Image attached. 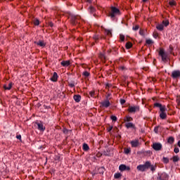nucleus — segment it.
<instances>
[{
	"label": "nucleus",
	"mask_w": 180,
	"mask_h": 180,
	"mask_svg": "<svg viewBox=\"0 0 180 180\" xmlns=\"http://www.w3.org/2000/svg\"><path fill=\"white\" fill-rule=\"evenodd\" d=\"M89 95L91 96V98H94V96H95V91H90Z\"/></svg>",
	"instance_id": "nucleus-43"
},
{
	"label": "nucleus",
	"mask_w": 180,
	"mask_h": 180,
	"mask_svg": "<svg viewBox=\"0 0 180 180\" xmlns=\"http://www.w3.org/2000/svg\"><path fill=\"white\" fill-rule=\"evenodd\" d=\"M124 151L125 154H129L130 153V148H124Z\"/></svg>",
	"instance_id": "nucleus-37"
},
{
	"label": "nucleus",
	"mask_w": 180,
	"mask_h": 180,
	"mask_svg": "<svg viewBox=\"0 0 180 180\" xmlns=\"http://www.w3.org/2000/svg\"><path fill=\"white\" fill-rule=\"evenodd\" d=\"M69 86L71 87V88H74V86H75V85L72 83L70 84Z\"/></svg>",
	"instance_id": "nucleus-54"
},
{
	"label": "nucleus",
	"mask_w": 180,
	"mask_h": 180,
	"mask_svg": "<svg viewBox=\"0 0 180 180\" xmlns=\"http://www.w3.org/2000/svg\"><path fill=\"white\" fill-rule=\"evenodd\" d=\"M116 15H120V10L115 6H111L110 18H115Z\"/></svg>",
	"instance_id": "nucleus-3"
},
{
	"label": "nucleus",
	"mask_w": 180,
	"mask_h": 180,
	"mask_svg": "<svg viewBox=\"0 0 180 180\" xmlns=\"http://www.w3.org/2000/svg\"><path fill=\"white\" fill-rule=\"evenodd\" d=\"M104 30H105L107 36L112 37V30H108V29H105Z\"/></svg>",
	"instance_id": "nucleus-25"
},
{
	"label": "nucleus",
	"mask_w": 180,
	"mask_h": 180,
	"mask_svg": "<svg viewBox=\"0 0 180 180\" xmlns=\"http://www.w3.org/2000/svg\"><path fill=\"white\" fill-rule=\"evenodd\" d=\"M110 96V94H108L107 95H106V98L108 99V100H109V97Z\"/></svg>",
	"instance_id": "nucleus-56"
},
{
	"label": "nucleus",
	"mask_w": 180,
	"mask_h": 180,
	"mask_svg": "<svg viewBox=\"0 0 180 180\" xmlns=\"http://www.w3.org/2000/svg\"><path fill=\"white\" fill-rule=\"evenodd\" d=\"M93 39H94V40H95L96 41L97 40H99V35H94V36L93 37Z\"/></svg>",
	"instance_id": "nucleus-42"
},
{
	"label": "nucleus",
	"mask_w": 180,
	"mask_h": 180,
	"mask_svg": "<svg viewBox=\"0 0 180 180\" xmlns=\"http://www.w3.org/2000/svg\"><path fill=\"white\" fill-rule=\"evenodd\" d=\"M37 46H39L40 47H46V44L44 41H39L38 42H34Z\"/></svg>",
	"instance_id": "nucleus-13"
},
{
	"label": "nucleus",
	"mask_w": 180,
	"mask_h": 180,
	"mask_svg": "<svg viewBox=\"0 0 180 180\" xmlns=\"http://www.w3.org/2000/svg\"><path fill=\"white\" fill-rule=\"evenodd\" d=\"M120 39L121 41H124V35L120 34Z\"/></svg>",
	"instance_id": "nucleus-39"
},
{
	"label": "nucleus",
	"mask_w": 180,
	"mask_h": 180,
	"mask_svg": "<svg viewBox=\"0 0 180 180\" xmlns=\"http://www.w3.org/2000/svg\"><path fill=\"white\" fill-rule=\"evenodd\" d=\"M168 179V175L165 173L162 174L159 177H158V180H167Z\"/></svg>",
	"instance_id": "nucleus-10"
},
{
	"label": "nucleus",
	"mask_w": 180,
	"mask_h": 180,
	"mask_svg": "<svg viewBox=\"0 0 180 180\" xmlns=\"http://www.w3.org/2000/svg\"><path fill=\"white\" fill-rule=\"evenodd\" d=\"M158 129H160V127H155L154 129V131L156 134H158Z\"/></svg>",
	"instance_id": "nucleus-47"
},
{
	"label": "nucleus",
	"mask_w": 180,
	"mask_h": 180,
	"mask_svg": "<svg viewBox=\"0 0 180 180\" xmlns=\"http://www.w3.org/2000/svg\"><path fill=\"white\" fill-rule=\"evenodd\" d=\"M156 29L158 30H160V32H162V30H164V25L163 24H158L156 25Z\"/></svg>",
	"instance_id": "nucleus-16"
},
{
	"label": "nucleus",
	"mask_w": 180,
	"mask_h": 180,
	"mask_svg": "<svg viewBox=\"0 0 180 180\" xmlns=\"http://www.w3.org/2000/svg\"><path fill=\"white\" fill-rule=\"evenodd\" d=\"M16 139H18V140H22V136H20V135H17V136H16Z\"/></svg>",
	"instance_id": "nucleus-51"
},
{
	"label": "nucleus",
	"mask_w": 180,
	"mask_h": 180,
	"mask_svg": "<svg viewBox=\"0 0 180 180\" xmlns=\"http://www.w3.org/2000/svg\"><path fill=\"white\" fill-rule=\"evenodd\" d=\"M125 126L127 129H130V127H134V124L131 122H127L125 124Z\"/></svg>",
	"instance_id": "nucleus-23"
},
{
	"label": "nucleus",
	"mask_w": 180,
	"mask_h": 180,
	"mask_svg": "<svg viewBox=\"0 0 180 180\" xmlns=\"http://www.w3.org/2000/svg\"><path fill=\"white\" fill-rule=\"evenodd\" d=\"M124 122H131L133 120V118L131 117L126 116L124 118Z\"/></svg>",
	"instance_id": "nucleus-26"
},
{
	"label": "nucleus",
	"mask_w": 180,
	"mask_h": 180,
	"mask_svg": "<svg viewBox=\"0 0 180 180\" xmlns=\"http://www.w3.org/2000/svg\"><path fill=\"white\" fill-rule=\"evenodd\" d=\"M49 26L51 27H53V26H54V24H53V22H49Z\"/></svg>",
	"instance_id": "nucleus-55"
},
{
	"label": "nucleus",
	"mask_w": 180,
	"mask_h": 180,
	"mask_svg": "<svg viewBox=\"0 0 180 180\" xmlns=\"http://www.w3.org/2000/svg\"><path fill=\"white\" fill-rule=\"evenodd\" d=\"M140 110V108L139 107H136V111L137 112V110Z\"/></svg>",
	"instance_id": "nucleus-57"
},
{
	"label": "nucleus",
	"mask_w": 180,
	"mask_h": 180,
	"mask_svg": "<svg viewBox=\"0 0 180 180\" xmlns=\"http://www.w3.org/2000/svg\"><path fill=\"white\" fill-rule=\"evenodd\" d=\"M154 106H155V108H159L160 110H161V109H165V108H166L165 105H162L160 103H155Z\"/></svg>",
	"instance_id": "nucleus-12"
},
{
	"label": "nucleus",
	"mask_w": 180,
	"mask_h": 180,
	"mask_svg": "<svg viewBox=\"0 0 180 180\" xmlns=\"http://www.w3.org/2000/svg\"><path fill=\"white\" fill-rule=\"evenodd\" d=\"M108 86H109V84H107V85H106V88H108Z\"/></svg>",
	"instance_id": "nucleus-62"
},
{
	"label": "nucleus",
	"mask_w": 180,
	"mask_h": 180,
	"mask_svg": "<svg viewBox=\"0 0 180 180\" xmlns=\"http://www.w3.org/2000/svg\"><path fill=\"white\" fill-rule=\"evenodd\" d=\"M173 162H178L179 161V158L178 155L173 156L172 158Z\"/></svg>",
	"instance_id": "nucleus-27"
},
{
	"label": "nucleus",
	"mask_w": 180,
	"mask_h": 180,
	"mask_svg": "<svg viewBox=\"0 0 180 180\" xmlns=\"http://www.w3.org/2000/svg\"><path fill=\"white\" fill-rule=\"evenodd\" d=\"M60 64L63 65V67H68L71 63L70 60H63Z\"/></svg>",
	"instance_id": "nucleus-15"
},
{
	"label": "nucleus",
	"mask_w": 180,
	"mask_h": 180,
	"mask_svg": "<svg viewBox=\"0 0 180 180\" xmlns=\"http://www.w3.org/2000/svg\"><path fill=\"white\" fill-rule=\"evenodd\" d=\"M143 166L145 167V169H148V168H150V167H151V163H150V162H146Z\"/></svg>",
	"instance_id": "nucleus-24"
},
{
	"label": "nucleus",
	"mask_w": 180,
	"mask_h": 180,
	"mask_svg": "<svg viewBox=\"0 0 180 180\" xmlns=\"http://www.w3.org/2000/svg\"><path fill=\"white\" fill-rule=\"evenodd\" d=\"M83 150L84 151H88V150H89V146H88V144L86 143L83 144Z\"/></svg>",
	"instance_id": "nucleus-28"
},
{
	"label": "nucleus",
	"mask_w": 180,
	"mask_h": 180,
	"mask_svg": "<svg viewBox=\"0 0 180 180\" xmlns=\"http://www.w3.org/2000/svg\"><path fill=\"white\" fill-rule=\"evenodd\" d=\"M169 5L170 6H175V5H176V2H175V1H169Z\"/></svg>",
	"instance_id": "nucleus-32"
},
{
	"label": "nucleus",
	"mask_w": 180,
	"mask_h": 180,
	"mask_svg": "<svg viewBox=\"0 0 180 180\" xmlns=\"http://www.w3.org/2000/svg\"><path fill=\"white\" fill-rule=\"evenodd\" d=\"M111 120L113 121V122H116L117 120V117L116 116H114V115H112L111 116Z\"/></svg>",
	"instance_id": "nucleus-40"
},
{
	"label": "nucleus",
	"mask_w": 180,
	"mask_h": 180,
	"mask_svg": "<svg viewBox=\"0 0 180 180\" xmlns=\"http://www.w3.org/2000/svg\"><path fill=\"white\" fill-rule=\"evenodd\" d=\"M73 99L75 101V102H80L81 101V96L79 95H75L73 96Z\"/></svg>",
	"instance_id": "nucleus-19"
},
{
	"label": "nucleus",
	"mask_w": 180,
	"mask_h": 180,
	"mask_svg": "<svg viewBox=\"0 0 180 180\" xmlns=\"http://www.w3.org/2000/svg\"><path fill=\"white\" fill-rule=\"evenodd\" d=\"M120 171H130V167H127L125 165H121L119 167Z\"/></svg>",
	"instance_id": "nucleus-8"
},
{
	"label": "nucleus",
	"mask_w": 180,
	"mask_h": 180,
	"mask_svg": "<svg viewBox=\"0 0 180 180\" xmlns=\"http://www.w3.org/2000/svg\"><path fill=\"white\" fill-rule=\"evenodd\" d=\"M162 25H164L165 27H167V26H168V25H169V21L163 20V21H162Z\"/></svg>",
	"instance_id": "nucleus-34"
},
{
	"label": "nucleus",
	"mask_w": 180,
	"mask_h": 180,
	"mask_svg": "<svg viewBox=\"0 0 180 180\" xmlns=\"http://www.w3.org/2000/svg\"><path fill=\"white\" fill-rule=\"evenodd\" d=\"M137 169H139V171H141L142 172H144L146 169V167L144 166V165H139L137 167Z\"/></svg>",
	"instance_id": "nucleus-21"
},
{
	"label": "nucleus",
	"mask_w": 180,
	"mask_h": 180,
	"mask_svg": "<svg viewBox=\"0 0 180 180\" xmlns=\"http://www.w3.org/2000/svg\"><path fill=\"white\" fill-rule=\"evenodd\" d=\"M112 129L113 127H109V128L108 129V131H112Z\"/></svg>",
	"instance_id": "nucleus-53"
},
{
	"label": "nucleus",
	"mask_w": 180,
	"mask_h": 180,
	"mask_svg": "<svg viewBox=\"0 0 180 180\" xmlns=\"http://www.w3.org/2000/svg\"><path fill=\"white\" fill-rule=\"evenodd\" d=\"M137 144H139V141H136V146H137Z\"/></svg>",
	"instance_id": "nucleus-60"
},
{
	"label": "nucleus",
	"mask_w": 180,
	"mask_h": 180,
	"mask_svg": "<svg viewBox=\"0 0 180 180\" xmlns=\"http://www.w3.org/2000/svg\"><path fill=\"white\" fill-rule=\"evenodd\" d=\"M166 110H167V108H160V119H162V120L167 119V112H165Z\"/></svg>",
	"instance_id": "nucleus-5"
},
{
	"label": "nucleus",
	"mask_w": 180,
	"mask_h": 180,
	"mask_svg": "<svg viewBox=\"0 0 180 180\" xmlns=\"http://www.w3.org/2000/svg\"><path fill=\"white\" fill-rule=\"evenodd\" d=\"M120 176H122V174H120V173H116L114 175V178H115V179H119V178H120Z\"/></svg>",
	"instance_id": "nucleus-31"
},
{
	"label": "nucleus",
	"mask_w": 180,
	"mask_h": 180,
	"mask_svg": "<svg viewBox=\"0 0 180 180\" xmlns=\"http://www.w3.org/2000/svg\"><path fill=\"white\" fill-rule=\"evenodd\" d=\"M131 144L132 147H136V141H131Z\"/></svg>",
	"instance_id": "nucleus-48"
},
{
	"label": "nucleus",
	"mask_w": 180,
	"mask_h": 180,
	"mask_svg": "<svg viewBox=\"0 0 180 180\" xmlns=\"http://www.w3.org/2000/svg\"><path fill=\"white\" fill-rule=\"evenodd\" d=\"M109 106H110V101L108 99L101 103V108H109Z\"/></svg>",
	"instance_id": "nucleus-6"
},
{
	"label": "nucleus",
	"mask_w": 180,
	"mask_h": 180,
	"mask_svg": "<svg viewBox=\"0 0 180 180\" xmlns=\"http://www.w3.org/2000/svg\"><path fill=\"white\" fill-rule=\"evenodd\" d=\"M152 148H153L155 151H161V150H162V144L160 143H153L152 145Z\"/></svg>",
	"instance_id": "nucleus-4"
},
{
	"label": "nucleus",
	"mask_w": 180,
	"mask_h": 180,
	"mask_svg": "<svg viewBox=\"0 0 180 180\" xmlns=\"http://www.w3.org/2000/svg\"><path fill=\"white\" fill-rule=\"evenodd\" d=\"M136 30H139V25H136Z\"/></svg>",
	"instance_id": "nucleus-58"
},
{
	"label": "nucleus",
	"mask_w": 180,
	"mask_h": 180,
	"mask_svg": "<svg viewBox=\"0 0 180 180\" xmlns=\"http://www.w3.org/2000/svg\"><path fill=\"white\" fill-rule=\"evenodd\" d=\"M174 152L176 153V154H178V153H179V148H174Z\"/></svg>",
	"instance_id": "nucleus-46"
},
{
	"label": "nucleus",
	"mask_w": 180,
	"mask_h": 180,
	"mask_svg": "<svg viewBox=\"0 0 180 180\" xmlns=\"http://www.w3.org/2000/svg\"><path fill=\"white\" fill-rule=\"evenodd\" d=\"M99 170L101 171L100 172L101 174H103V171L105 170V168L104 167H101V168H99Z\"/></svg>",
	"instance_id": "nucleus-50"
},
{
	"label": "nucleus",
	"mask_w": 180,
	"mask_h": 180,
	"mask_svg": "<svg viewBox=\"0 0 180 180\" xmlns=\"http://www.w3.org/2000/svg\"><path fill=\"white\" fill-rule=\"evenodd\" d=\"M173 50H174V48L172 46V45H170L169 48V53H170V54H172Z\"/></svg>",
	"instance_id": "nucleus-41"
},
{
	"label": "nucleus",
	"mask_w": 180,
	"mask_h": 180,
	"mask_svg": "<svg viewBox=\"0 0 180 180\" xmlns=\"http://www.w3.org/2000/svg\"><path fill=\"white\" fill-rule=\"evenodd\" d=\"M146 44L147 46H152L153 44H154V41H153V39H146Z\"/></svg>",
	"instance_id": "nucleus-18"
},
{
	"label": "nucleus",
	"mask_w": 180,
	"mask_h": 180,
	"mask_svg": "<svg viewBox=\"0 0 180 180\" xmlns=\"http://www.w3.org/2000/svg\"><path fill=\"white\" fill-rule=\"evenodd\" d=\"M12 85H13V84H12V82H11V83H9V84H8V86L4 85V89L7 90V91H10V89H12Z\"/></svg>",
	"instance_id": "nucleus-20"
},
{
	"label": "nucleus",
	"mask_w": 180,
	"mask_h": 180,
	"mask_svg": "<svg viewBox=\"0 0 180 180\" xmlns=\"http://www.w3.org/2000/svg\"><path fill=\"white\" fill-rule=\"evenodd\" d=\"M178 146L180 147V141H178Z\"/></svg>",
	"instance_id": "nucleus-59"
},
{
	"label": "nucleus",
	"mask_w": 180,
	"mask_h": 180,
	"mask_svg": "<svg viewBox=\"0 0 180 180\" xmlns=\"http://www.w3.org/2000/svg\"><path fill=\"white\" fill-rule=\"evenodd\" d=\"M127 112H129V113H136V107L129 105L128 109H127Z\"/></svg>",
	"instance_id": "nucleus-9"
},
{
	"label": "nucleus",
	"mask_w": 180,
	"mask_h": 180,
	"mask_svg": "<svg viewBox=\"0 0 180 180\" xmlns=\"http://www.w3.org/2000/svg\"><path fill=\"white\" fill-rule=\"evenodd\" d=\"M174 141H175L174 137L170 136L168 138L167 143H169V144H174Z\"/></svg>",
	"instance_id": "nucleus-22"
},
{
	"label": "nucleus",
	"mask_w": 180,
	"mask_h": 180,
	"mask_svg": "<svg viewBox=\"0 0 180 180\" xmlns=\"http://www.w3.org/2000/svg\"><path fill=\"white\" fill-rule=\"evenodd\" d=\"M34 25L35 26H39V25H40V21L38 19L34 20Z\"/></svg>",
	"instance_id": "nucleus-33"
},
{
	"label": "nucleus",
	"mask_w": 180,
	"mask_h": 180,
	"mask_svg": "<svg viewBox=\"0 0 180 180\" xmlns=\"http://www.w3.org/2000/svg\"><path fill=\"white\" fill-rule=\"evenodd\" d=\"M99 58H101V60H102V61L106 60V56L105 55V51H103V53H100Z\"/></svg>",
	"instance_id": "nucleus-17"
},
{
	"label": "nucleus",
	"mask_w": 180,
	"mask_h": 180,
	"mask_svg": "<svg viewBox=\"0 0 180 180\" xmlns=\"http://www.w3.org/2000/svg\"><path fill=\"white\" fill-rule=\"evenodd\" d=\"M125 46L126 49H131V47L133 46V44H131V42H127Z\"/></svg>",
	"instance_id": "nucleus-29"
},
{
	"label": "nucleus",
	"mask_w": 180,
	"mask_h": 180,
	"mask_svg": "<svg viewBox=\"0 0 180 180\" xmlns=\"http://www.w3.org/2000/svg\"><path fill=\"white\" fill-rule=\"evenodd\" d=\"M159 56L162 58L163 63H168V53L165 52L164 49H160Z\"/></svg>",
	"instance_id": "nucleus-1"
},
{
	"label": "nucleus",
	"mask_w": 180,
	"mask_h": 180,
	"mask_svg": "<svg viewBox=\"0 0 180 180\" xmlns=\"http://www.w3.org/2000/svg\"><path fill=\"white\" fill-rule=\"evenodd\" d=\"M69 18L70 19L72 25H77V23H78V20L81 19V17H79V15H74L72 13H70Z\"/></svg>",
	"instance_id": "nucleus-2"
},
{
	"label": "nucleus",
	"mask_w": 180,
	"mask_h": 180,
	"mask_svg": "<svg viewBox=\"0 0 180 180\" xmlns=\"http://www.w3.org/2000/svg\"><path fill=\"white\" fill-rule=\"evenodd\" d=\"M162 162H164V164H168V162H169V159H168V158L163 157Z\"/></svg>",
	"instance_id": "nucleus-30"
},
{
	"label": "nucleus",
	"mask_w": 180,
	"mask_h": 180,
	"mask_svg": "<svg viewBox=\"0 0 180 180\" xmlns=\"http://www.w3.org/2000/svg\"><path fill=\"white\" fill-rule=\"evenodd\" d=\"M153 36L155 39H157V37H158V32H157L156 31H154Z\"/></svg>",
	"instance_id": "nucleus-36"
},
{
	"label": "nucleus",
	"mask_w": 180,
	"mask_h": 180,
	"mask_svg": "<svg viewBox=\"0 0 180 180\" xmlns=\"http://www.w3.org/2000/svg\"><path fill=\"white\" fill-rule=\"evenodd\" d=\"M172 77L175 79L176 78H180V70H174L172 72Z\"/></svg>",
	"instance_id": "nucleus-7"
},
{
	"label": "nucleus",
	"mask_w": 180,
	"mask_h": 180,
	"mask_svg": "<svg viewBox=\"0 0 180 180\" xmlns=\"http://www.w3.org/2000/svg\"><path fill=\"white\" fill-rule=\"evenodd\" d=\"M139 34L141 35V36H144V34H145V32H144V30H139Z\"/></svg>",
	"instance_id": "nucleus-38"
},
{
	"label": "nucleus",
	"mask_w": 180,
	"mask_h": 180,
	"mask_svg": "<svg viewBox=\"0 0 180 180\" xmlns=\"http://www.w3.org/2000/svg\"><path fill=\"white\" fill-rule=\"evenodd\" d=\"M108 53H110V51H108Z\"/></svg>",
	"instance_id": "nucleus-64"
},
{
	"label": "nucleus",
	"mask_w": 180,
	"mask_h": 180,
	"mask_svg": "<svg viewBox=\"0 0 180 180\" xmlns=\"http://www.w3.org/2000/svg\"><path fill=\"white\" fill-rule=\"evenodd\" d=\"M133 29H134V30H136V27L134 26V27H133Z\"/></svg>",
	"instance_id": "nucleus-61"
},
{
	"label": "nucleus",
	"mask_w": 180,
	"mask_h": 180,
	"mask_svg": "<svg viewBox=\"0 0 180 180\" xmlns=\"http://www.w3.org/2000/svg\"><path fill=\"white\" fill-rule=\"evenodd\" d=\"M51 81L53 82H57V79H58V75H57V72H53V77H51Z\"/></svg>",
	"instance_id": "nucleus-14"
},
{
	"label": "nucleus",
	"mask_w": 180,
	"mask_h": 180,
	"mask_svg": "<svg viewBox=\"0 0 180 180\" xmlns=\"http://www.w3.org/2000/svg\"><path fill=\"white\" fill-rule=\"evenodd\" d=\"M176 102H177L178 105H180V97H177Z\"/></svg>",
	"instance_id": "nucleus-52"
},
{
	"label": "nucleus",
	"mask_w": 180,
	"mask_h": 180,
	"mask_svg": "<svg viewBox=\"0 0 180 180\" xmlns=\"http://www.w3.org/2000/svg\"><path fill=\"white\" fill-rule=\"evenodd\" d=\"M155 168H156L155 166H150V171H153V172L155 171Z\"/></svg>",
	"instance_id": "nucleus-49"
},
{
	"label": "nucleus",
	"mask_w": 180,
	"mask_h": 180,
	"mask_svg": "<svg viewBox=\"0 0 180 180\" xmlns=\"http://www.w3.org/2000/svg\"><path fill=\"white\" fill-rule=\"evenodd\" d=\"M89 11L91 13H94L95 12V8H94L92 6L89 7Z\"/></svg>",
	"instance_id": "nucleus-35"
},
{
	"label": "nucleus",
	"mask_w": 180,
	"mask_h": 180,
	"mask_svg": "<svg viewBox=\"0 0 180 180\" xmlns=\"http://www.w3.org/2000/svg\"><path fill=\"white\" fill-rule=\"evenodd\" d=\"M164 179H165V176H163Z\"/></svg>",
	"instance_id": "nucleus-63"
},
{
	"label": "nucleus",
	"mask_w": 180,
	"mask_h": 180,
	"mask_svg": "<svg viewBox=\"0 0 180 180\" xmlns=\"http://www.w3.org/2000/svg\"><path fill=\"white\" fill-rule=\"evenodd\" d=\"M83 75L84 77H88L89 75H90V74L88 71H85V72H83Z\"/></svg>",
	"instance_id": "nucleus-44"
},
{
	"label": "nucleus",
	"mask_w": 180,
	"mask_h": 180,
	"mask_svg": "<svg viewBox=\"0 0 180 180\" xmlns=\"http://www.w3.org/2000/svg\"><path fill=\"white\" fill-rule=\"evenodd\" d=\"M120 102L121 105H124V103H126V100L121 98L120 100Z\"/></svg>",
	"instance_id": "nucleus-45"
},
{
	"label": "nucleus",
	"mask_w": 180,
	"mask_h": 180,
	"mask_svg": "<svg viewBox=\"0 0 180 180\" xmlns=\"http://www.w3.org/2000/svg\"><path fill=\"white\" fill-rule=\"evenodd\" d=\"M36 124L38 127V129L41 130V131H44V130H46V127L43 126V124L37 122Z\"/></svg>",
	"instance_id": "nucleus-11"
}]
</instances>
